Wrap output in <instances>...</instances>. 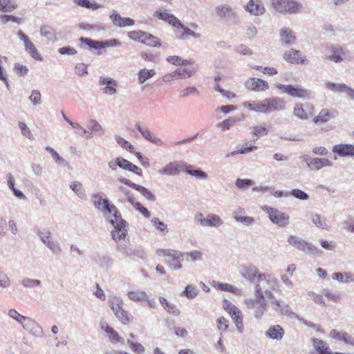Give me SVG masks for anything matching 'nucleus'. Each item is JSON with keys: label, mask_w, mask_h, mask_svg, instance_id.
I'll list each match as a JSON object with an SVG mask.
<instances>
[{"label": "nucleus", "mask_w": 354, "mask_h": 354, "mask_svg": "<svg viewBox=\"0 0 354 354\" xmlns=\"http://www.w3.org/2000/svg\"><path fill=\"white\" fill-rule=\"evenodd\" d=\"M91 198L95 208L102 212L104 216L106 217L107 220L114 216H119L120 212L118 208L110 203L104 193L99 192L93 194Z\"/></svg>", "instance_id": "nucleus-1"}, {"label": "nucleus", "mask_w": 354, "mask_h": 354, "mask_svg": "<svg viewBox=\"0 0 354 354\" xmlns=\"http://www.w3.org/2000/svg\"><path fill=\"white\" fill-rule=\"evenodd\" d=\"M215 13L219 21L227 25H236L239 21V17L236 8L227 4L218 5L215 8Z\"/></svg>", "instance_id": "nucleus-2"}, {"label": "nucleus", "mask_w": 354, "mask_h": 354, "mask_svg": "<svg viewBox=\"0 0 354 354\" xmlns=\"http://www.w3.org/2000/svg\"><path fill=\"white\" fill-rule=\"evenodd\" d=\"M258 288L254 298L245 299V304L248 309L254 310L255 318L261 319L267 310V304L264 300V294L261 292L259 287Z\"/></svg>", "instance_id": "nucleus-3"}, {"label": "nucleus", "mask_w": 354, "mask_h": 354, "mask_svg": "<svg viewBox=\"0 0 354 354\" xmlns=\"http://www.w3.org/2000/svg\"><path fill=\"white\" fill-rule=\"evenodd\" d=\"M257 283L255 287V293H257L258 288H260L261 292L268 298H273L272 290H274L277 285V279L271 275L265 274H259Z\"/></svg>", "instance_id": "nucleus-4"}, {"label": "nucleus", "mask_w": 354, "mask_h": 354, "mask_svg": "<svg viewBox=\"0 0 354 354\" xmlns=\"http://www.w3.org/2000/svg\"><path fill=\"white\" fill-rule=\"evenodd\" d=\"M273 8L281 14H296L301 12L302 5L292 0H271Z\"/></svg>", "instance_id": "nucleus-5"}, {"label": "nucleus", "mask_w": 354, "mask_h": 354, "mask_svg": "<svg viewBox=\"0 0 354 354\" xmlns=\"http://www.w3.org/2000/svg\"><path fill=\"white\" fill-rule=\"evenodd\" d=\"M288 243L308 255H320L322 253L315 245L297 236H289Z\"/></svg>", "instance_id": "nucleus-6"}, {"label": "nucleus", "mask_w": 354, "mask_h": 354, "mask_svg": "<svg viewBox=\"0 0 354 354\" xmlns=\"http://www.w3.org/2000/svg\"><path fill=\"white\" fill-rule=\"evenodd\" d=\"M114 227L111 232L112 239L115 241L123 240L127 235V222L121 217L120 213L118 216H113L108 220Z\"/></svg>", "instance_id": "nucleus-7"}, {"label": "nucleus", "mask_w": 354, "mask_h": 354, "mask_svg": "<svg viewBox=\"0 0 354 354\" xmlns=\"http://www.w3.org/2000/svg\"><path fill=\"white\" fill-rule=\"evenodd\" d=\"M223 307L231 316L239 333H243V324L242 313L235 305L227 299L223 301Z\"/></svg>", "instance_id": "nucleus-8"}, {"label": "nucleus", "mask_w": 354, "mask_h": 354, "mask_svg": "<svg viewBox=\"0 0 354 354\" xmlns=\"http://www.w3.org/2000/svg\"><path fill=\"white\" fill-rule=\"evenodd\" d=\"M276 87L282 91V92L287 93L288 95L301 99H308L310 97V91L304 89L299 85H285L282 84H276Z\"/></svg>", "instance_id": "nucleus-9"}, {"label": "nucleus", "mask_w": 354, "mask_h": 354, "mask_svg": "<svg viewBox=\"0 0 354 354\" xmlns=\"http://www.w3.org/2000/svg\"><path fill=\"white\" fill-rule=\"evenodd\" d=\"M263 210L265 211L269 216L271 221L277 225L279 227H283L289 223V216L283 212H280L279 209L264 206Z\"/></svg>", "instance_id": "nucleus-10"}, {"label": "nucleus", "mask_w": 354, "mask_h": 354, "mask_svg": "<svg viewBox=\"0 0 354 354\" xmlns=\"http://www.w3.org/2000/svg\"><path fill=\"white\" fill-rule=\"evenodd\" d=\"M270 301L272 309L281 315H286L290 318L299 319V315L291 310L290 306L284 301L277 299L274 297Z\"/></svg>", "instance_id": "nucleus-11"}, {"label": "nucleus", "mask_w": 354, "mask_h": 354, "mask_svg": "<svg viewBox=\"0 0 354 354\" xmlns=\"http://www.w3.org/2000/svg\"><path fill=\"white\" fill-rule=\"evenodd\" d=\"M195 72L196 71L192 66L185 68L180 67L172 73L165 75L162 77V81L165 82H169L173 80L189 78L191 77Z\"/></svg>", "instance_id": "nucleus-12"}, {"label": "nucleus", "mask_w": 354, "mask_h": 354, "mask_svg": "<svg viewBox=\"0 0 354 354\" xmlns=\"http://www.w3.org/2000/svg\"><path fill=\"white\" fill-rule=\"evenodd\" d=\"M17 35L24 41L25 49L30 56L35 60L41 61L43 59L42 56L28 37L21 30L17 32Z\"/></svg>", "instance_id": "nucleus-13"}, {"label": "nucleus", "mask_w": 354, "mask_h": 354, "mask_svg": "<svg viewBox=\"0 0 354 354\" xmlns=\"http://www.w3.org/2000/svg\"><path fill=\"white\" fill-rule=\"evenodd\" d=\"M185 164L186 162L184 161L171 162L160 169L158 172L161 175L176 176L185 171Z\"/></svg>", "instance_id": "nucleus-14"}, {"label": "nucleus", "mask_w": 354, "mask_h": 354, "mask_svg": "<svg viewBox=\"0 0 354 354\" xmlns=\"http://www.w3.org/2000/svg\"><path fill=\"white\" fill-rule=\"evenodd\" d=\"M118 180L120 182L124 183V185L138 191L144 197H145L149 201L154 202L156 201L155 195L146 187L137 185L131 182L130 180L123 177H120L118 178Z\"/></svg>", "instance_id": "nucleus-15"}, {"label": "nucleus", "mask_w": 354, "mask_h": 354, "mask_svg": "<svg viewBox=\"0 0 354 354\" xmlns=\"http://www.w3.org/2000/svg\"><path fill=\"white\" fill-rule=\"evenodd\" d=\"M314 107L310 104L298 103L294 106V115L301 120H308L313 116Z\"/></svg>", "instance_id": "nucleus-16"}, {"label": "nucleus", "mask_w": 354, "mask_h": 354, "mask_svg": "<svg viewBox=\"0 0 354 354\" xmlns=\"http://www.w3.org/2000/svg\"><path fill=\"white\" fill-rule=\"evenodd\" d=\"M283 59L290 64H308L309 62L307 59L302 57L301 51L295 49L285 52Z\"/></svg>", "instance_id": "nucleus-17"}, {"label": "nucleus", "mask_w": 354, "mask_h": 354, "mask_svg": "<svg viewBox=\"0 0 354 354\" xmlns=\"http://www.w3.org/2000/svg\"><path fill=\"white\" fill-rule=\"evenodd\" d=\"M245 87L251 91L261 92L269 88L268 83L259 78H250L245 82Z\"/></svg>", "instance_id": "nucleus-18"}, {"label": "nucleus", "mask_w": 354, "mask_h": 354, "mask_svg": "<svg viewBox=\"0 0 354 354\" xmlns=\"http://www.w3.org/2000/svg\"><path fill=\"white\" fill-rule=\"evenodd\" d=\"M303 160L307 162L308 167L314 170H319L324 167L332 166V162L328 158H312L308 161V156H304Z\"/></svg>", "instance_id": "nucleus-19"}, {"label": "nucleus", "mask_w": 354, "mask_h": 354, "mask_svg": "<svg viewBox=\"0 0 354 354\" xmlns=\"http://www.w3.org/2000/svg\"><path fill=\"white\" fill-rule=\"evenodd\" d=\"M109 19L114 26L120 28L131 26L135 24L133 19L128 17H122L115 10H113L112 13L109 15Z\"/></svg>", "instance_id": "nucleus-20"}, {"label": "nucleus", "mask_w": 354, "mask_h": 354, "mask_svg": "<svg viewBox=\"0 0 354 354\" xmlns=\"http://www.w3.org/2000/svg\"><path fill=\"white\" fill-rule=\"evenodd\" d=\"M329 336L335 340L344 342L345 344L354 346V337L345 331L333 329L330 331Z\"/></svg>", "instance_id": "nucleus-21"}, {"label": "nucleus", "mask_w": 354, "mask_h": 354, "mask_svg": "<svg viewBox=\"0 0 354 354\" xmlns=\"http://www.w3.org/2000/svg\"><path fill=\"white\" fill-rule=\"evenodd\" d=\"M99 84L103 93L107 95H113L116 93L117 82L111 77H100Z\"/></svg>", "instance_id": "nucleus-22"}, {"label": "nucleus", "mask_w": 354, "mask_h": 354, "mask_svg": "<svg viewBox=\"0 0 354 354\" xmlns=\"http://www.w3.org/2000/svg\"><path fill=\"white\" fill-rule=\"evenodd\" d=\"M153 17L163 20L176 28H179V25H180V21L174 15L168 13L167 10H157L154 12Z\"/></svg>", "instance_id": "nucleus-23"}, {"label": "nucleus", "mask_w": 354, "mask_h": 354, "mask_svg": "<svg viewBox=\"0 0 354 354\" xmlns=\"http://www.w3.org/2000/svg\"><path fill=\"white\" fill-rule=\"evenodd\" d=\"M245 10L255 16L263 15L266 9L260 0H250L245 6Z\"/></svg>", "instance_id": "nucleus-24"}, {"label": "nucleus", "mask_w": 354, "mask_h": 354, "mask_svg": "<svg viewBox=\"0 0 354 354\" xmlns=\"http://www.w3.org/2000/svg\"><path fill=\"white\" fill-rule=\"evenodd\" d=\"M22 326L24 329L28 330L31 334L36 337H41L44 335V331L41 326L30 317L27 318Z\"/></svg>", "instance_id": "nucleus-25"}, {"label": "nucleus", "mask_w": 354, "mask_h": 354, "mask_svg": "<svg viewBox=\"0 0 354 354\" xmlns=\"http://www.w3.org/2000/svg\"><path fill=\"white\" fill-rule=\"evenodd\" d=\"M333 152L341 157L354 156V145L349 144H339L333 146Z\"/></svg>", "instance_id": "nucleus-26"}, {"label": "nucleus", "mask_w": 354, "mask_h": 354, "mask_svg": "<svg viewBox=\"0 0 354 354\" xmlns=\"http://www.w3.org/2000/svg\"><path fill=\"white\" fill-rule=\"evenodd\" d=\"M284 334V329L280 325H272L266 330L265 335L268 339L279 341L282 339Z\"/></svg>", "instance_id": "nucleus-27"}, {"label": "nucleus", "mask_w": 354, "mask_h": 354, "mask_svg": "<svg viewBox=\"0 0 354 354\" xmlns=\"http://www.w3.org/2000/svg\"><path fill=\"white\" fill-rule=\"evenodd\" d=\"M241 275L246 280L257 286L258 280V270L254 266H245L241 271Z\"/></svg>", "instance_id": "nucleus-28"}, {"label": "nucleus", "mask_w": 354, "mask_h": 354, "mask_svg": "<svg viewBox=\"0 0 354 354\" xmlns=\"http://www.w3.org/2000/svg\"><path fill=\"white\" fill-rule=\"evenodd\" d=\"M137 130L141 133V135L149 141L156 145H162L163 142L161 139L155 137L151 131L146 127L140 125V124H136Z\"/></svg>", "instance_id": "nucleus-29"}, {"label": "nucleus", "mask_w": 354, "mask_h": 354, "mask_svg": "<svg viewBox=\"0 0 354 354\" xmlns=\"http://www.w3.org/2000/svg\"><path fill=\"white\" fill-rule=\"evenodd\" d=\"M335 117V114L333 112L328 111L327 109H323L317 116L313 118V121L316 124L320 125L328 122Z\"/></svg>", "instance_id": "nucleus-30"}, {"label": "nucleus", "mask_w": 354, "mask_h": 354, "mask_svg": "<svg viewBox=\"0 0 354 354\" xmlns=\"http://www.w3.org/2000/svg\"><path fill=\"white\" fill-rule=\"evenodd\" d=\"M184 172L198 179L205 180L208 178V174L203 171L201 168L196 167L195 166L187 162L185 164Z\"/></svg>", "instance_id": "nucleus-31"}, {"label": "nucleus", "mask_w": 354, "mask_h": 354, "mask_svg": "<svg viewBox=\"0 0 354 354\" xmlns=\"http://www.w3.org/2000/svg\"><path fill=\"white\" fill-rule=\"evenodd\" d=\"M267 100L268 102L269 113L273 111H279L285 109L286 103L283 99L274 97L267 98Z\"/></svg>", "instance_id": "nucleus-32"}, {"label": "nucleus", "mask_w": 354, "mask_h": 354, "mask_svg": "<svg viewBox=\"0 0 354 354\" xmlns=\"http://www.w3.org/2000/svg\"><path fill=\"white\" fill-rule=\"evenodd\" d=\"M332 279L340 283H354V272L351 271L334 272L332 274Z\"/></svg>", "instance_id": "nucleus-33"}, {"label": "nucleus", "mask_w": 354, "mask_h": 354, "mask_svg": "<svg viewBox=\"0 0 354 354\" xmlns=\"http://www.w3.org/2000/svg\"><path fill=\"white\" fill-rule=\"evenodd\" d=\"M311 342L315 350L318 354H332L333 352L330 350L328 346L323 340L313 337Z\"/></svg>", "instance_id": "nucleus-34"}, {"label": "nucleus", "mask_w": 354, "mask_h": 354, "mask_svg": "<svg viewBox=\"0 0 354 354\" xmlns=\"http://www.w3.org/2000/svg\"><path fill=\"white\" fill-rule=\"evenodd\" d=\"M281 41L284 45H291L295 43L296 38L290 28H283L280 30Z\"/></svg>", "instance_id": "nucleus-35"}, {"label": "nucleus", "mask_w": 354, "mask_h": 354, "mask_svg": "<svg viewBox=\"0 0 354 354\" xmlns=\"http://www.w3.org/2000/svg\"><path fill=\"white\" fill-rule=\"evenodd\" d=\"M331 55L326 56L325 58L335 63H340L343 58L342 55L344 54L342 47L332 46L330 48Z\"/></svg>", "instance_id": "nucleus-36"}, {"label": "nucleus", "mask_w": 354, "mask_h": 354, "mask_svg": "<svg viewBox=\"0 0 354 354\" xmlns=\"http://www.w3.org/2000/svg\"><path fill=\"white\" fill-rule=\"evenodd\" d=\"M70 189L75 193L79 198L82 200H86L87 196L86 190L80 182L77 180L72 181L70 184Z\"/></svg>", "instance_id": "nucleus-37"}, {"label": "nucleus", "mask_w": 354, "mask_h": 354, "mask_svg": "<svg viewBox=\"0 0 354 354\" xmlns=\"http://www.w3.org/2000/svg\"><path fill=\"white\" fill-rule=\"evenodd\" d=\"M216 288L222 291H227L234 294L236 296H241L242 295V290L238 288L231 284L219 283L214 286Z\"/></svg>", "instance_id": "nucleus-38"}, {"label": "nucleus", "mask_w": 354, "mask_h": 354, "mask_svg": "<svg viewBox=\"0 0 354 354\" xmlns=\"http://www.w3.org/2000/svg\"><path fill=\"white\" fill-rule=\"evenodd\" d=\"M141 43L151 47L160 46L161 45L160 41L156 37L147 32H144Z\"/></svg>", "instance_id": "nucleus-39"}, {"label": "nucleus", "mask_w": 354, "mask_h": 354, "mask_svg": "<svg viewBox=\"0 0 354 354\" xmlns=\"http://www.w3.org/2000/svg\"><path fill=\"white\" fill-rule=\"evenodd\" d=\"M159 301L169 313L174 315H178L180 314V310L176 308V305L167 301L165 297H160Z\"/></svg>", "instance_id": "nucleus-40"}, {"label": "nucleus", "mask_w": 354, "mask_h": 354, "mask_svg": "<svg viewBox=\"0 0 354 354\" xmlns=\"http://www.w3.org/2000/svg\"><path fill=\"white\" fill-rule=\"evenodd\" d=\"M155 75L156 71L153 69H141L138 73V82L140 84H143L147 80L153 77Z\"/></svg>", "instance_id": "nucleus-41"}, {"label": "nucleus", "mask_w": 354, "mask_h": 354, "mask_svg": "<svg viewBox=\"0 0 354 354\" xmlns=\"http://www.w3.org/2000/svg\"><path fill=\"white\" fill-rule=\"evenodd\" d=\"M221 218L215 214H209L207 216V227H218L223 224Z\"/></svg>", "instance_id": "nucleus-42"}, {"label": "nucleus", "mask_w": 354, "mask_h": 354, "mask_svg": "<svg viewBox=\"0 0 354 354\" xmlns=\"http://www.w3.org/2000/svg\"><path fill=\"white\" fill-rule=\"evenodd\" d=\"M41 36L46 37L48 40L55 41L57 39L55 30L50 26H43L40 28Z\"/></svg>", "instance_id": "nucleus-43"}, {"label": "nucleus", "mask_w": 354, "mask_h": 354, "mask_svg": "<svg viewBox=\"0 0 354 354\" xmlns=\"http://www.w3.org/2000/svg\"><path fill=\"white\" fill-rule=\"evenodd\" d=\"M127 296L129 299L136 302L147 300V294L144 291L131 290L128 292Z\"/></svg>", "instance_id": "nucleus-44"}, {"label": "nucleus", "mask_w": 354, "mask_h": 354, "mask_svg": "<svg viewBox=\"0 0 354 354\" xmlns=\"http://www.w3.org/2000/svg\"><path fill=\"white\" fill-rule=\"evenodd\" d=\"M109 306L113 310V313H116L118 310H121L122 308H123V301L121 298L113 296L111 297L109 301Z\"/></svg>", "instance_id": "nucleus-45"}, {"label": "nucleus", "mask_w": 354, "mask_h": 354, "mask_svg": "<svg viewBox=\"0 0 354 354\" xmlns=\"http://www.w3.org/2000/svg\"><path fill=\"white\" fill-rule=\"evenodd\" d=\"M183 258L185 257L186 261L196 262L202 260L203 253L198 250H192L189 252H182Z\"/></svg>", "instance_id": "nucleus-46"}, {"label": "nucleus", "mask_w": 354, "mask_h": 354, "mask_svg": "<svg viewBox=\"0 0 354 354\" xmlns=\"http://www.w3.org/2000/svg\"><path fill=\"white\" fill-rule=\"evenodd\" d=\"M312 221L313 223L319 228H322L323 230H328L330 227V226L327 224L326 218L324 216H322L319 214H314L312 216Z\"/></svg>", "instance_id": "nucleus-47"}, {"label": "nucleus", "mask_w": 354, "mask_h": 354, "mask_svg": "<svg viewBox=\"0 0 354 354\" xmlns=\"http://www.w3.org/2000/svg\"><path fill=\"white\" fill-rule=\"evenodd\" d=\"M95 261L98 263L102 268L108 270L111 262V258L106 254H99L95 258Z\"/></svg>", "instance_id": "nucleus-48"}, {"label": "nucleus", "mask_w": 354, "mask_h": 354, "mask_svg": "<svg viewBox=\"0 0 354 354\" xmlns=\"http://www.w3.org/2000/svg\"><path fill=\"white\" fill-rule=\"evenodd\" d=\"M322 295L326 299L335 303L339 302L341 299V293L339 292H332L330 290L327 288H325L322 290Z\"/></svg>", "instance_id": "nucleus-49"}, {"label": "nucleus", "mask_w": 354, "mask_h": 354, "mask_svg": "<svg viewBox=\"0 0 354 354\" xmlns=\"http://www.w3.org/2000/svg\"><path fill=\"white\" fill-rule=\"evenodd\" d=\"M178 28L179 29V31H180V30H182V32L179 36V38L180 39H183V40L186 39L187 35L192 36L194 38H198L200 37V34L196 33V32L192 31V30H190L189 28L185 27L181 22H180V25H179V28Z\"/></svg>", "instance_id": "nucleus-50"}, {"label": "nucleus", "mask_w": 354, "mask_h": 354, "mask_svg": "<svg viewBox=\"0 0 354 354\" xmlns=\"http://www.w3.org/2000/svg\"><path fill=\"white\" fill-rule=\"evenodd\" d=\"M80 41L87 45L91 49L100 50L101 49V41L93 40L91 38L81 37Z\"/></svg>", "instance_id": "nucleus-51"}, {"label": "nucleus", "mask_w": 354, "mask_h": 354, "mask_svg": "<svg viewBox=\"0 0 354 354\" xmlns=\"http://www.w3.org/2000/svg\"><path fill=\"white\" fill-rule=\"evenodd\" d=\"M183 259L184 258L182 255V252L178 251V254L172 257L170 266L175 270L181 269L183 266L180 262L183 260Z\"/></svg>", "instance_id": "nucleus-52"}, {"label": "nucleus", "mask_w": 354, "mask_h": 354, "mask_svg": "<svg viewBox=\"0 0 354 354\" xmlns=\"http://www.w3.org/2000/svg\"><path fill=\"white\" fill-rule=\"evenodd\" d=\"M8 316L16 320L18 323L21 324L22 326L25 323L26 320L27 319L28 317L24 316L21 314H19L15 309H10L8 310Z\"/></svg>", "instance_id": "nucleus-53"}, {"label": "nucleus", "mask_w": 354, "mask_h": 354, "mask_svg": "<svg viewBox=\"0 0 354 354\" xmlns=\"http://www.w3.org/2000/svg\"><path fill=\"white\" fill-rule=\"evenodd\" d=\"M292 196L300 201H307L309 199V195L305 192L299 189H293L289 192V196Z\"/></svg>", "instance_id": "nucleus-54"}, {"label": "nucleus", "mask_w": 354, "mask_h": 354, "mask_svg": "<svg viewBox=\"0 0 354 354\" xmlns=\"http://www.w3.org/2000/svg\"><path fill=\"white\" fill-rule=\"evenodd\" d=\"M167 61L175 66H187L189 63L188 60L183 59L182 57L177 55L167 57Z\"/></svg>", "instance_id": "nucleus-55"}, {"label": "nucleus", "mask_w": 354, "mask_h": 354, "mask_svg": "<svg viewBox=\"0 0 354 354\" xmlns=\"http://www.w3.org/2000/svg\"><path fill=\"white\" fill-rule=\"evenodd\" d=\"M115 140H116L117 143L120 147H122V148L127 149V151H129L131 153H134V151H133V149H134L133 146L131 144H130L127 140H125L124 138H122L120 136H115Z\"/></svg>", "instance_id": "nucleus-56"}, {"label": "nucleus", "mask_w": 354, "mask_h": 354, "mask_svg": "<svg viewBox=\"0 0 354 354\" xmlns=\"http://www.w3.org/2000/svg\"><path fill=\"white\" fill-rule=\"evenodd\" d=\"M188 299L195 298L198 295V291L196 287L193 285H187L182 293Z\"/></svg>", "instance_id": "nucleus-57"}, {"label": "nucleus", "mask_w": 354, "mask_h": 354, "mask_svg": "<svg viewBox=\"0 0 354 354\" xmlns=\"http://www.w3.org/2000/svg\"><path fill=\"white\" fill-rule=\"evenodd\" d=\"M258 149V147L257 146H255V145H246V147H243V148H241V149H239L236 151H234L232 152H231L230 153H228L227 155V157H229L230 156H234L235 154H244V153H250L251 151H253L256 149Z\"/></svg>", "instance_id": "nucleus-58"}, {"label": "nucleus", "mask_w": 354, "mask_h": 354, "mask_svg": "<svg viewBox=\"0 0 354 354\" xmlns=\"http://www.w3.org/2000/svg\"><path fill=\"white\" fill-rule=\"evenodd\" d=\"M308 295L311 298V299L316 304L321 305L323 307H326L327 305L323 299V295L316 294L314 292L310 291L308 292Z\"/></svg>", "instance_id": "nucleus-59"}, {"label": "nucleus", "mask_w": 354, "mask_h": 354, "mask_svg": "<svg viewBox=\"0 0 354 354\" xmlns=\"http://www.w3.org/2000/svg\"><path fill=\"white\" fill-rule=\"evenodd\" d=\"M114 315L124 324H128L130 321L129 314L124 308L117 311Z\"/></svg>", "instance_id": "nucleus-60"}, {"label": "nucleus", "mask_w": 354, "mask_h": 354, "mask_svg": "<svg viewBox=\"0 0 354 354\" xmlns=\"http://www.w3.org/2000/svg\"><path fill=\"white\" fill-rule=\"evenodd\" d=\"M41 281L30 278H24L21 281V284L24 288H30L41 285Z\"/></svg>", "instance_id": "nucleus-61"}, {"label": "nucleus", "mask_w": 354, "mask_h": 354, "mask_svg": "<svg viewBox=\"0 0 354 354\" xmlns=\"http://www.w3.org/2000/svg\"><path fill=\"white\" fill-rule=\"evenodd\" d=\"M344 84H343V83L342 84H337V83L330 82L328 81L325 82L326 87L335 93H336V92L342 93V91H343V86H344Z\"/></svg>", "instance_id": "nucleus-62"}, {"label": "nucleus", "mask_w": 354, "mask_h": 354, "mask_svg": "<svg viewBox=\"0 0 354 354\" xmlns=\"http://www.w3.org/2000/svg\"><path fill=\"white\" fill-rule=\"evenodd\" d=\"M256 112L263 113L266 114L269 113L268 102L267 99H264L261 101H257Z\"/></svg>", "instance_id": "nucleus-63"}, {"label": "nucleus", "mask_w": 354, "mask_h": 354, "mask_svg": "<svg viewBox=\"0 0 354 354\" xmlns=\"http://www.w3.org/2000/svg\"><path fill=\"white\" fill-rule=\"evenodd\" d=\"M89 129L91 131V133H98L99 135H102L104 133V130L102 126L95 120H92L90 121Z\"/></svg>", "instance_id": "nucleus-64"}]
</instances>
